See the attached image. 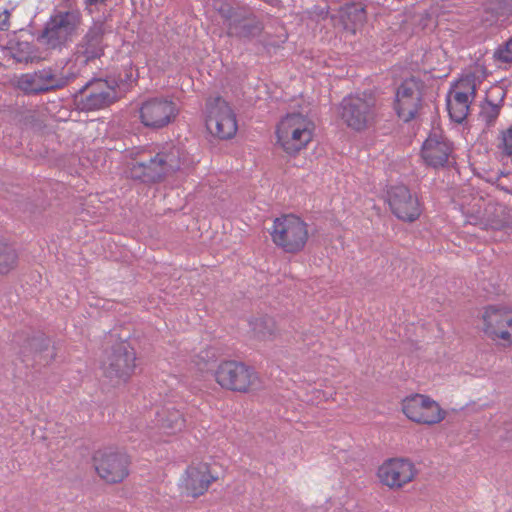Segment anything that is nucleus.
I'll return each instance as SVG.
<instances>
[{
    "label": "nucleus",
    "instance_id": "1",
    "mask_svg": "<svg viewBox=\"0 0 512 512\" xmlns=\"http://www.w3.org/2000/svg\"><path fill=\"white\" fill-rule=\"evenodd\" d=\"M186 153L174 144H166L147 162H135L129 168L133 179L145 183H156L188 168Z\"/></svg>",
    "mask_w": 512,
    "mask_h": 512
},
{
    "label": "nucleus",
    "instance_id": "2",
    "mask_svg": "<svg viewBox=\"0 0 512 512\" xmlns=\"http://www.w3.org/2000/svg\"><path fill=\"white\" fill-rule=\"evenodd\" d=\"M270 236L278 248L296 254L304 249L309 239L308 224L294 214H285L273 221Z\"/></svg>",
    "mask_w": 512,
    "mask_h": 512
},
{
    "label": "nucleus",
    "instance_id": "3",
    "mask_svg": "<svg viewBox=\"0 0 512 512\" xmlns=\"http://www.w3.org/2000/svg\"><path fill=\"white\" fill-rule=\"evenodd\" d=\"M72 78L73 75L66 74L63 68L45 66L21 74L16 79V87L25 95H39L63 89Z\"/></svg>",
    "mask_w": 512,
    "mask_h": 512
},
{
    "label": "nucleus",
    "instance_id": "4",
    "mask_svg": "<svg viewBox=\"0 0 512 512\" xmlns=\"http://www.w3.org/2000/svg\"><path fill=\"white\" fill-rule=\"evenodd\" d=\"M219 13L224 19L226 33L229 37L251 41L260 36L264 30L262 19L247 7L223 4L219 8Z\"/></svg>",
    "mask_w": 512,
    "mask_h": 512
},
{
    "label": "nucleus",
    "instance_id": "5",
    "mask_svg": "<svg viewBox=\"0 0 512 512\" xmlns=\"http://www.w3.org/2000/svg\"><path fill=\"white\" fill-rule=\"evenodd\" d=\"M314 129L307 116L288 114L277 126L278 143L288 154L298 153L312 140Z\"/></svg>",
    "mask_w": 512,
    "mask_h": 512
},
{
    "label": "nucleus",
    "instance_id": "6",
    "mask_svg": "<svg viewBox=\"0 0 512 512\" xmlns=\"http://www.w3.org/2000/svg\"><path fill=\"white\" fill-rule=\"evenodd\" d=\"M81 24L79 10L58 11L47 22L39 41L49 49L61 48L72 40Z\"/></svg>",
    "mask_w": 512,
    "mask_h": 512
},
{
    "label": "nucleus",
    "instance_id": "7",
    "mask_svg": "<svg viewBox=\"0 0 512 512\" xmlns=\"http://www.w3.org/2000/svg\"><path fill=\"white\" fill-rule=\"evenodd\" d=\"M377 113V99L373 93L364 92L349 96L344 98L341 103V119L355 131H362L373 125Z\"/></svg>",
    "mask_w": 512,
    "mask_h": 512
},
{
    "label": "nucleus",
    "instance_id": "8",
    "mask_svg": "<svg viewBox=\"0 0 512 512\" xmlns=\"http://www.w3.org/2000/svg\"><path fill=\"white\" fill-rule=\"evenodd\" d=\"M135 352L126 343H119L106 353L101 369L112 386L126 383L135 368Z\"/></svg>",
    "mask_w": 512,
    "mask_h": 512
},
{
    "label": "nucleus",
    "instance_id": "9",
    "mask_svg": "<svg viewBox=\"0 0 512 512\" xmlns=\"http://www.w3.org/2000/svg\"><path fill=\"white\" fill-rule=\"evenodd\" d=\"M206 127L219 139H230L235 136L238 126L236 115L221 96L210 97L206 101Z\"/></svg>",
    "mask_w": 512,
    "mask_h": 512
},
{
    "label": "nucleus",
    "instance_id": "10",
    "mask_svg": "<svg viewBox=\"0 0 512 512\" xmlns=\"http://www.w3.org/2000/svg\"><path fill=\"white\" fill-rule=\"evenodd\" d=\"M139 120L149 129H161L176 119L179 109L174 101L166 97H151L144 100L139 108Z\"/></svg>",
    "mask_w": 512,
    "mask_h": 512
},
{
    "label": "nucleus",
    "instance_id": "11",
    "mask_svg": "<svg viewBox=\"0 0 512 512\" xmlns=\"http://www.w3.org/2000/svg\"><path fill=\"white\" fill-rule=\"evenodd\" d=\"M216 382L225 389L247 392L258 383L255 371L236 361L222 362L215 371Z\"/></svg>",
    "mask_w": 512,
    "mask_h": 512
},
{
    "label": "nucleus",
    "instance_id": "12",
    "mask_svg": "<svg viewBox=\"0 0 512 512\" xmlns=\"http://www.w3.org/2000/svg\"><path fill=\"white\" fill-rule=\"evenodd\" d=\"M94 465L98 475L107 483H119L129 474L130 459L123 452L106 448L95 453Z\"/></svg>",
    "mask_w": 512,
    "mask_h": 512
},
{
    "label": "nucleus",
    "instance_id": "13",
    "mask_svg": "<svg viewBox=\"0 0 512 512\" xmlns=\"http://www.w3.org/2000/svg\"><path fill=\"white\" fill-rule=\"evenodd\" d=\"M402 411L411 421L425 425L440 423L446 417V411L436 401L422 394L406 397Z\"/></svg>",
    "mask_w": 512,
    "mask_h": 512
},
{
    "label": "nucleus",
    "instance_id": "14",
    "mask_svg": "<svg viewBox=\"0 0 512 512\" xmlns=\"http://www.w3.org/2000/svg\"><path fill=\"white\" fill-rule=\"evenodd\" d=\"M116 99V89L102 79L88 82L75 96L78 108L86 111L103 109L114 103Z\"/></svg>",
    "mask_w": 512,
    "mask_h": 512
},
{
    "label": "nucleus",
    "instance_id": "15",
    "mask_svg": "<svg viewBox=\"0 0 512 512\" xmlns=\"http://www.w3.org/2000/svg\"><path fill=\"white\" fill-rule=\"evenodd\" d=\"M452 142L440 128L433 127L421 149L424 163L434 169L443 168L450 163L453 153Z\"/></svg>",
    "mask_w": 512,
    "mask_h": 512
},
{
    "label": "nucleus",
    "instance_id": "16",
    "mask_svg": "<svg viewBox=\"0 0 512 512\" xmlns=\"http://www.w3.org/2000/svg\"><path fill=\"white\" fill-rule=\"evenodd\" d=\"M417 469L412 461L406 458H391L378 468L379 481L390 489H400L413 481Z\"/></svg>",
    "mask_w": 512,
    "mask_h": 512
},
{
    "label": "nucleus",
    "instance_id": "17",
    "mask_svg": "<svg viewBox=\"0 0 512 512\" xmlns=\"http://www.w3.org/2000/svg\"><path fill=\"white\" fill-rule=\"evenodd\" d=\"M422 89V82L414 77L404 80L398 87L395 108L405 122L415 118L422 107Z\"/></svg>",
    "mask_w": 512,
    "mask_h": 512
},
{
    "label": "nucleus",
    "instance_id": "18",
    "mask_svg": "<svg viewBox=\"0 0 512 512\" xmlns=\"http://www.w3.org/2000/svg\"><path fill=\"white\" fill-rule=\"evenodd\" d=\"M482 319L483 331L488 337L512 343V310L490 306L485 309Z\"/></svg>",
    "mask_w": 512,
    "mask_h": 512
},
{
    "label": "nucleus",
    "instance_id": "19",
    "mask_svg": "<svg viewBox=\"0 0 512 512\" xmlns=\"http://www.w3.org/2000/svg\"><path fill=\"white\" fill-rule=\"evenodd\" d=\"M105 33L104 22H94L75 47V62L87 65L90 61L100 58L104 54L103 37Z\"/></svg>",
    "mask_w": 512,
    "mask_h": 512
},
{
    "label": "nucleus",
    "instance_id": "20",
    "mask_svg": "<svg viewBox=\"0 0 512 512\" xmlns=\"http://www.w3.org/2000/svg\"><path fill=\"white\" fill-rule=\"evenodd\" d=\"M388 204L393 214L403 221L413 222L421 214L418 198L404 185L392 186L388 190Z\"/></svg>",
    "mask_w": 512,
    "mask_h": 512
},
{
    "label": "nucleus",
    "instance_id": "21",
    "mask_svg": "<svg viewBox=\"0 0 512 512\" xmlns=\"http://www.w3.org/2000/svg\"><path fill=\"white\" fill-rule=\"evenodd\" d=\"M217 479L218 477L212 473L209 464L200 462L192 464L186 469L182 486L187 495L196 498L207 492L210 485Z\"/></svg>",
    "mask_w": 512,
    "mask_h": 512
},
{
    "label": "nucleus",
    "instance_id": "22",
    "mask_svg": "<svg viewBox=\"0 0 512 512\" xmlns=\"http://www.w3.org/2000/svg\"><path fill=\"white\" fill-rule=\"evenodd\" d=\"M476 88L470 80H462L447 101L451 119L461 123L468 115L469 104L475 97Z\"/></svg>",
    "mask_w": 512,
    "mask_h": 512
},
{
    "label": "nucleus",
    "instance_id": "23",
    "mask_svg": "<svg viewBox=\"0 0 512 512\" xmlns=\"http://www.w3.org/2000/svg\"><path fill=\"white\" fill-rule=\"evenodd\" d=\"M157 418L160 427L167 433H177L185 427L183 414L173 407L162 408L157 412Z\"/></svg>",
    "mask_w": 512,
    "mask_h": 512
},
{
    "label": "nucleus",
    "instance_id": "24",
    "mask_svg": "<svg viewBox=\"0 0 512 512\" xmlns=\"http://www.w3.org/2000/svg\"><path fill=\"white\" fill-rule=\"evenodd\" d=\"M249 325L253 337L258 340H273L277 335L276 322L267 315L253 318L250 320Z\"/></svg>",
    "mask_w": 512,
    "mask_h": 512
},
{
    "label": "nucleus",
    "instance_id": "25",
    "mask_svg": "<svg viewBox=\"0 0 512 512\" xmlns=\"http://www.w3.org/2000/svg\"><path fill=\"white\" fill-rule=\"evenodd\" d=\"M49 344V339L39 334L27 338L20 348V353L24 358L39 355L40 359H42V353L49 348Z\"/></svg>",
    "mask_w": 512,
    "mask_h": 512
},
{
    "label": "nucleus",
    "instance_id": "26",
    "mask_svg": "<svg viewBox=\"0 0 512 512\" xmlns=\"http://www.w3.org/2000/svg\"><path fill=\"white\" fill-rule=\"evenodd\" d=\"M18 254L15 248L4 239H0V275L13 270L17 265Z\"/></svg>",
    "mask_w": 512,
    "mask_h": 512
},
{
    "label": "nucleus",
    "instance_id": "27",
    "mask_svg": "<svg viewBox=\"0 0 512 512\" xmlns=\"http://www.w3.org/2000/svg\"><path fill=\"white\" fill-rule=\"evenodd\" d=\"M496 17H509L512 15V0H490L486 7Z\"/></svg>",
    "mask_w": 512,
    "mask_h": 512
},
{
    "label": "nucleus",
    "instance_id": "28",
    "mask_svg": "<svg viewBox=\"0 0 512 512\" xmlns=\"http://www.w3.org/2000/svg\"><path fill=\"white\" fill-rule=\"evenodd\" d=\"M497 151L503 157H512V128L502 130L497 138Z\"/></svg>",
    "mask_w": 512,
    "mask_h": 512
},
{
    "label": "nucleus",
    "instance_id": "29",
    "mask_svg": "<svg viewBox=\"0 0 512 512\" xmlns=\"http://www.w3.org/2000/svg\"><path fill=\"white\" fill-rule=\"evenodd\" d=\"M500 113V107L491 102H487L481 107L480 119L487 125L492 126Z\"/></svg>",
    "mask_w": 512,
    "mask_h": 512
},
{
    "label": "nucleus",
    "instance_id": "30",
    "mask_svg": "<svg viewBox=\"0 0 512 512\" xmlns=\"http://www.w3.org/2000/svg\"><path fill=\"white\" fill-rule=\"evenodd\" d=\"M493 57L500 63H512V37L494 51Z\"/></svg>",
    "mask_w": 512,
    "mask_h": 512
},
{
    "label": "nucleus",
    "instance_id": "31",
    "mask_svg": "<svg viewBox=\"0 0 512 512\" xmlns=\"http://www.w3.org/2000/svg\"><path fill=\"white\" fill-rule=\"evenodd\" d=\"M9 18H10V13L8 10H4L3 12L0 13V29L1 30H8Z\"/></svg>",
    "mask_w": 512,
    "mask_h": 512
},
{
    "label": "nucleus",
    "instance_id": "32",
    "mask_svg": "<svg viewBox=\"0 0 512 512\" xmlns=\"http://www.w3.org/2000/svg\"><path fill=\"white\" fill-rule=\"evenodd\" d=\"M198 357L201 358V360H203L204 362H203V364H201L200 362L196 361V364L198 365L200 370H203L206 367L207 362L205 361V357H203V356H198Z\"/></svg>",
    "mask_w": 512,
    "mask_h": 512
},
{
    "label": "nucleus",
    "instance_id": "33",
    "mask_svg": "<svg viewBox=\"0 0 512 512\" xmlns=\"http://www.w3.org/2000/svg\"><path fill=\"white\" fill-rule=\"evenodd\" d=\"M106 0H86L85 3L87 5H96L98 3H104Z\"/></svg>",
    "mask_w": 512,
    "mask_h": 512
},
{
    "label": "nucleus",
    "instance_id": "34",
    "mask_svg": "<svg viewBox=\"0 0 512 512\" xmlns=\"http://www.w3.org/2000/svg\"><path fill=\"white\" fill-rule=\"evenodd\" d=\"M53 358H54V355H51L49 360H48V359H44V361H45L46 363H48V362H49V361H51Z\"/></svg>",
    "mask_w": 512,
    "mask_h": 512
}]
</instances>
